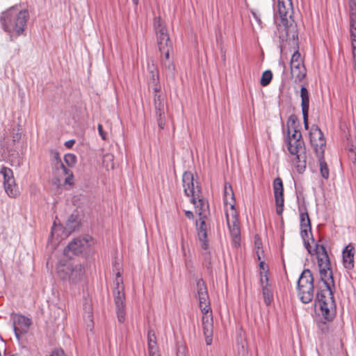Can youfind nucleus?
Wrapping results in <instances>:
<instances>
[{
    "instance_id": "nucleus-1",
    "label": "nucleus",
    "mask_w": 356,
    "mask_h": 356,
    "mask_svg": "<svg viewBox=\"0 0 356 356\" xmlns=\"http://www.w3.org/2000/svg\"><path fill=\"white\" fill-rule=\"evenodd\" d=\"M316 250L318 253V267L321 285L318 286L315 305L319 307L323 317L330 321L336 314V304L332 291L334 289L333 273L325 248L317 246Z\"/></svg>"
},
{
    "instance_id": "nucleus-2",
    "label": "nucleus",
    "mask_w": 356,
    "mask_h": 356,
    "mask_svg": "<svg viewBox=\"0 0 356 356\" xmlns=\"http://www.w3.org/2000/svg\"><path fill=\"white\" fill-rule=\"evenodd\" d=\"M277 13L280 18V23L277 25V32L275 33L278 38L280 47L282 49L286 42L298 45V33L296 24L292 19L293 5L291 0H277Z\"/></svg>"
},
{
    "instance_id": "nucleus-3",
    "label": "nucleus",
    "mask_w": 356,
    "mask_h": 356,
    "mask_svg": "<svg viewBox=\"0 0 356 356\" xmlns=\"http://www.w3.org/2000/svg\"><path fill=\"white\" fill-rule=\"evenodd\" d=\"M27 10H21L13 6L1 13L0 25L8 34L10 41H15L19 37L26 35V29L29 19Z\"/></svg>"
},
{
    "instance_id": "nucleus-4",
    "label": "nucleus",
    "mask_w": 356,
    "mask_h": 356,
    "mask_svg": "<svg viewBox=\"0 0 356 356\" xmlns=\"http://www.w3.org/2000/svg\"><path fill=\"white\" fill-rule=\"evenodd\" d=\"M196 284L199 306L203 314L202 318L203 334L205 337L206 344L209 346L213 341V319L208 291L205 282L202 279H199Z\"/></svg>"
},
{
    "instance_id": "nucleus-5",
    "label": "nucleus",
    "mask_w": 356,
    "mask_h": 356,
    "mask_svg": "<svg viewBox=\"0 0 356 356\" xmlns=\"http://www.w3.org/2000/svg\"><path fill=\"white\" fill-rule=\"evenodd\" d=\"M191 202L194 204L196 212L199 215V223L197 222V236L200 242V245L206 251L204 253V259L206 262L211 265V259L209 252V243L207 241V225L205 218L209 213V204L207 200L201 197V194L197 198L195 197L191 198Z\"/></svg>"
},
{
    "instance_id": "nucleus-6",
    "label": "nucleus",
    "mask_w": 356,
    "mask_h": 356,
    "mask_svg": "<svg viewBox=\"0 0 356 356\" xmlns=\"http://www.w3.org/2000/svg\"><path fill=\"white\" fill-rule=\"evenodd\" d=\"M56 273L60 280L70 286H75L83 280L86 269L84 264L70 259H60L56 264Z\"/></svg>"
},
{
    "instance_id": "nucleus-7",
    "label": "nucleus",
    "mask_w": 356,
    "mask_h": 356,
    "mask_svg": "<svg viewBox=\"0 0 356 356\" xmlns=\"http://www.w3.org/2000/svg\"><path fill=\"white\" fill-rule=\"evenodd\" d=\"M224 202L229 205V210L226 209L225 216L232 241L238 247L241 243V230L238 215L234 209V195L230 184L226 183L224 188Z\"/></svg>"
},
{
    "instance_id": "nucleus-8",
    "label": "nucleus",
    "mask_w": 356,
    "mask_h": 356,
    "mask_svg": "<svg viewBox=\"0 0 356 356\" xmlns=\"http://www.w3.org/2000/svg\"><path fill=\"white\" fill-rule=\"evenodd\" d=\"M284 143L289 153L294 156V161L298 163L297 165L298 171L301 172L306 167L305 145L301 132L296 129L291 131L288 128Z\"/></svg>"
},
{
    "instance_id": "nucleus-9",
    "label": "nucleus",
    "mask_w": 356,
    "mask_h": 356,
    "mask_svg": "<svg viewBox=\"0 0 356 356\" xmlns=\"http://www.w3.org/2000/svg\"><path fill=\"white\" fill-rule=\"evenodd\" d=\"M115 280L114 281L115 288L113 289V297L116 309L118 320L120 323L125 321V293L123 284V279L121 276L120 268L117 269L115 273Z\"/></svg>"
},
{
    "instance_id": "nucleus-10",
    "label": "nucleus",
    "mask_w": 356,
    "mask_h": 356,
    "mask_svg": "<svg viewBox=\"0 0 356 356\" xmlns=\"http://www.w3.org/2000/svg\"><path fill=\"white\" fill-rule=\"evenodd\" d=\"M153 26L156 35L159 49L163 50L164 47H171L172 42L166 26L160 17H155L154 18Z\"/></svg>"
},
{
    "instance_id": "nucleus-11",
    "label": "nucleus",
    "mask_w": 356,
    "mask_h": 356,
    "mask_svg": "<svg viewBox=\"0 0 356 356\" xmlns=\"http://www.w3.org/2000/svg\"><path fill=\"white\" fill-rule=\"evenodd\" d=\"M309 138L316 155H322V154H324L326 142L323 133L317 125L314 124L311 127Z\"/></svg>"
},
{
    "instance_id": "nucleus-12",
    "label": "nucleus",
    "mask_w": 356,
    "mask_h": 356,
    "mask_svg": "<svg viewBox=\"0 0 356 356\" xmlns=\"http://www.w3.org/2000/svg\"><path fill=\"white\" fill-rule=\"evenodd\" d=\"M12 319L15 334L19 340L21 336L29 332L32 325V321L29 318L19 314H13Z\"/></svg>"
},
{
    "instance_id": "nucleus-13",
    "label": "nucleus",
    "mask_w": 356,
    "mask_h": 356,
    "mask_svg": "<svg viewBox=\"0 0 356 356\" xmlns=\"http://www.w3.org/2000/svg\"><path fill=\"white\" fill-rule=\"evenodd\" d=\"M182 181L186 195L191 198L193 197L197 198L201 194V190L197 182L195 183L193 175L191 172H185L182 177Z\"/></svg>"
},
{
    "instance_id": "nucleus-14",
    "label": "nucleus",
    "mask_w": 356,
    "mask_h": 356,
    "mask_svg": "<svg viewBox=\"0 0 356 356\" xmlns=\"http://www.w3.org/2000/svg\"><path fill=\"white\" fill-rule=\"evenodd\" d=\"M52 164L59 176H66L65 178V184L72 185L73 178L72 172L63 164L58 152L54 153Z\"/></svg>"
},
{
    "instance_id": "nucleus-15",
    "label": "nucleus",
    "mask_w": 356,
    "mask_h": 356,
    "mask_svg": "<svg viewBox=\"0 0 356 356\" xmlns=\"http://www.w3.org/2000/svg\"><path fill=\"white\" fill-rule=\"evenodd\" d=\"M273 191L276 204V212L281 215L284 210V188L282 180L280 177H277L273 181Z\"/></svg>"
},
{
    "instance_id": "nucleus-16",
    "label": "nucleus",
    "mask_w": 356,
    "mask_h": 356,
    "mask_svg": "<svg viewBox=\"0 0 356 356\" xmlns=\"http://www.w3.org/2000/svg\"><path fill=\"white\" fill-rule=\"evenodd\" d=\"M89 241L86 238H77L70 242L64 250V254L67 257L71 254L81 253L88 247Z\"/></svg>"
},
{
    "instance_id": "nucleus-17",
    "label": "nucleus",
    "mask_w": 356,
    "mask_h": 356,
    "mask_svg": "<svg viewBox=\"0 0 356 356\" xmlns=\"http://www.w3.org/2000/svg\"><path fill=\"white\" fill-rule=\"evenodd\" d=\"M355 249L353 244L347 245L342 251V261L343 267L347 270H351L355 266L354 257Z\"/></svg>"
},
{
    "instance_id": "nucleus-18",
    "label": "nucleus",
    "mask_w": 356,
    "mask_h": 356,
    "mask_svg": "<svg viewBox=\"0 0 356 356\" xmlns=\"http://www.w3.org/2000/svg\"><path fill=\"white\" fill-rule=\"evenodd\" d=\"M298 296L305 304L310 302L314 298V284L297 288Z\"/></svg>"
},
{
    "instance_id": "nucleus-19",
    "label": "nucleus",
    "mask_w": 356,
    "mask_h": 356,
    "mask_svg": "<svg viewBox=\"0 0 356 356\" xmlns=\"http://www.w3.org/2000/svg\"><path fill=\"white\" fill-rule=\"evenodd\" d=\"M300 235L303 240L304 245L306 248V249L307 250V251L312 254H316L318 256V253L316 250V247L317 246L321 247V246H323V245H318V244L316 243L315 247L314 248H312V246L310 245L309 242V238H312L313 242L314 241V240L312 238V229H309V230L307 229H301ZM323 247L325 248L324 245H323Z\"/></svg>"
},
{
    "instance_id": "nucleus-20",
    "label": "nucleus",
    "mask_w": 356,
    "mask_h": 356,
    "mask_svg": "<svg viewBox=\"0 0 356 356\" xmlns=\"http://www.w3.org/2000/svg\"><path fill=\"white\" fill-rule=\"evenodd\" d=\"M350 33L352 40L354 70L356 72V17H350Z\"/></svg>"
},
{
    "instance_id": "nucleus-21",
    "label": "nucleus",
    "mask_w": 356,
    "mask_h": 356,
    "mask_svg": "<svg viewBox=\"0 0 356 356\" xmlns=\"http://www.w3.org/2000/svg\"><path fill=\"white\" fill-rule=\"evenodd\" d=\"M156 339V337L154 332L152 330L149 331L147 336V346L149 356H159Z\"/></svg>"
},
{
    "instance_id": "nucleus-22",
    "label": "nucleus",
    "mask_w": 356,
    "mask_h": 356,
    "mask_svg": "<svg viewBox=\"0 0 356 356\" xmlns=\"http://www.w3.org/2000/svg\"><path fill=\"white\" fill-rule=\"evenodd\" d=\"M312 284H314L312 273L310 270L305 269L302 271L298 280L297 288Z\"/></svg>"
},
{
    "instance_id": "nucleus-23",
    "label": "nucleus",
    "mask_w": 356,
    "mask_h": 356,
    "mask_svg": "<svg viewBox=\"0 0 356 356\" xmlns=\"http://www.w3.org/2000/svg\"><path fill=\"white\" fill-rule=\"evenodd\" d=\"M298 210L300 212V230L307 229H311V222L309 215L306 211L305 207H299Z\"/></svg>"
},
{
    "instance_id": "nucleus-24",
    "label": "nucleus",
    "mask_w": 356,
    "mask_h": 356,
    "mask_svg": "<svg viewBox=\"0 0 356 356\" xmlns=\"http://www.w3.org/2000/svg\"><path fill=\"white\" fill-rule=\"evenodd\" d=\"M301 108L302 112L309 113V96L307 89L305 86H302L300 89Z\"/></svg>"
},
{
    "instance_id": "nucleus-25",
    "label": "nucleus",
    "mask_w": 356,
    "mask_h": 356,
    "mask_svg": "<svg viewBox=\"0 0 356 356\" xmlns=\"http://www.w3.org/2000/svg\"><path fill=\"white\" fill-rule=\"evenodd\" d=\"M4 189L7 195L10 197H16L19 195V191L15 181L3 184Z\"/></svg>"
},
{
    "instance_id": "nucleus-26",
    "label": "nucleus",
    "mask_w": 356,
    "mask_h": 356,
    "mask_svg": "<svg viewBox=\"0 0 356 356\" xmlns=\"http://www.w3.org/2000/svg\"><path fill=\"white\" fill-rule=\"evenodd\" d=\"M318 159V164H319V169L320 172L324 179H327L329 178V168L327 166V163L325 162L324 159V154H322V155H316Z\"/></svg>"
},
{
    "instance_id": "nucleus-27",
    "label": "nucleus",
    "mask_w": 356,
    "mask_h": 356,
    "mask_svg": "<svg viewBox=\"0 0 356 356\" xmlns=\"http://www.w3.org/2000/svg\"><path fill=\"white\" fill-rule=\"evenodd\" d=\"M291 73L296 81H301L306 75V69L305 66L294 67L291 69Z\"/></svg>"
},
{
    "instance_id": "nucleus-28",
    "label": "nucleus",
    "mask_w": 356,
    "mask_h": 356,
    "mask_svg": "<svg viewBox=\"0 0 356 356\" xmlns=\"http://www.w3.org/2000/svg\"><path fill=\"white\" fill-rule=\"evenodd\" d=\"M165 108H166V106L155 111L158 126L161 129H163L164 128L165 124Z\"/></svg>"
},
{
    "instance_id": "nucleus-29",
    "label": "nucleus",
    "mask_w": 356,
    "mask_h": 356,
    "mask_svg": "<svg viewBox=\"0 0 356 356\" xmlns=\"http://www.w3.org/2000/svg\"><path fill=\"white\" fill-rule=\"evenodd\" d=\"M304 66L300 52L296 51L291 58V69L296 68L297 67Z\"/></svg>"
},
{
    "instance_id": "nucleus-30",
    "label": "nucleus",
    "mask_w": 356,
    "mask_h": 356,
    "mask_svg": "<svg viewBox=\"0 0 356 356\" xmlns=\"http://www.w3.org/2000/svg\"><path fill=\"white\" fill-rule=\"evenodd\" d=\"M67 228L70 232L74 231L79 226V221L76 215L72 214L67 221Z\"/></svg>"
},
{
    "instance_id": "nucleus-31",
    "label": "nucleus",
    "mask_w": 356,
    "mask_h": 356,
    "mask_svg": "<svg viewBox=\"0 0 356 356\" xmlns=\"http://www.w3.org/2000/svg\"><path fill=\"white\" fill-rule=\"evenodd\" d=\"M3 177V184L14 181L13 172L11 169L7 167H2L0 171Z\"/></svg>"
},
{
    "instance_id": "nucleus-32",
    "label": "nucleus",
    "mask_w": 356,
    "mask_h": 356,
    "mask_svg": "<svg viewBox=\"0 0 356 356\" xmlns=\"http://www.w3.org/2000/svg\"><path fill=\"white\" fill-rule=\"evenodd\" d=\"M261 289L264 302L266 303V305H269L273 299V291L270 289V286H264Z\"/></svg>"
},
{
    "instance_id": "nucleus-33",
    "label": "nucleus",
    "mask_w": 356,
    "mask_h": 356,
    "mask_svg": "<svg viewBox=\"0 0 356 356\" xmlns=\"http://www.w3.org/2000/svg\"><path fill=\"white\" fill-rule=\"evenodd\" d=\"M272 77H273V74H272L271 71H270V70L265 71L262 74L261 81H260V84L262 86H268L270 83V82L271 81Z\"/></svg>"
},
{
    "instance_id": "nucleus-34",
    "label": "nucleus",
    "mask_w": 356,
    "mask_h": 356,
    "mask_svg": "<svg viewBox=\"0 0 356 356\" xmlns=\"http://www.w3.org/2000/svg\"><path fill=\"white\" fill-rule=\"evenodd\" d=\"M165 106V104L164 102L163 99L161 98V95H157L156 93L154 95V107L155 111L161 108L162 107Z\"/></svg>"
},
{
    "instance_id": "nucleus-35",
    "label": "nucleus",
    "mask_w": 356,
    "mask_h": 356,
    "mask_svg": "<svg viewBox=\"0 0 356 356\" xmlns=\"http://www.w3.org/2000/svg\"><path fill=\"white\" fill-rule=\"evenodd\" d=\"M64 160L69 166H73L76 162V157L73 154H67L64 156Z\"/></svg>"
},
{
    "instance_id": "nucleus-36",
    "label": "nucleus",
    "mask_w": 356,
    "mask_h": 356,
    "mask_svg": "<svg viewBox=\"0 0 356 356\" xmlns=\"http://www.w3.org/2000/svg\"><path fill=\"white\" fill-rule=\"evenodd\" d=\"M172 49L171 47H164L163 50H159L161 54H163L165 55V58L166 61L164 62V65L165 67H168V68H170V62L169 61L170 58V50Z\"/></svg>"
},
{
    "instance_id": "nucleus-37",
    "label": "nucleus",
    "mask_w": 356,
    "mask_h": 356,
    "mask_svg": "<svg viewBox=\"0 0 356 356\" xmlns=\"http://www.w3.org/2000/svg\"><path fill=\"white\" fill-rule=\"evenodd\" d=\"M349 17H356V2L355 0H349Z\"/></svg>"
},
{
    "instance_id": "nucleus-38",
    "label": "nucleus",
    "mask_w": 356,
    "mask_h": 356,
    "mask_svg": "<svg viewBox=\"0 0 356 356\" xmlns=\"http://www.w3.org/2000/svg\"><path fill=\"white\" fill-rule=\"evenodd\" d=\"M260 284L261 288L264 286L268 287L270 286L268 283V277L267 275V273H264L262 272H260Z\"/></svg>"
},
{
    "instance_id": "nucleus-39",
    "label": "nucleus",
    "mask_w": 356,
    "mask_h": 356,
    "mask_svg": "<svg viewBox=\"0 0 356 356\" xmlns=\"http://www.w3.org/2000/svg\"><path fill=\"white\" fill-rule=\"evenodd\" d=\"M254 245L257 250H261L262 248V242L259 236H255Z\"/></svg>"
},
{
    "instance_id": "nucleus-40",
    "label": "nucleus",
    "mask_w": 356,
    "mask_h": 356,
    "mask_svg": "<svg viewBox=\"0 0 356 356\" xmlns=\"http://www.w3.org/2000/svg\"><path fill=\"white\" fill-rule=\"evenodd\" d=\"M252 14L253 15L254 19L257 22V24L259 26V29H261L262 28V22H261L260 15L254 11H252Z\"/></svg>"
},
{
    "instance_id": "nucleus-41",
    "label": "nucleus",
    "mask_w": 356,
    "mask_h": 356,
    "mask_svg": "<svg viewBox=\"0 0 356 356\" xmlns=\"http://www.w3.org/2000/svg\"><path fill=\"white\" fill-rule=\"evenodd\" d=\"M97 129L99 134L100 135L102 138L104 140H106V133L104 131L102 125L100 124H98Z\"/></svg>"
},
{
    "instance_id": "nucleus-42",
    "label": "nucleus",
    "mask_w": 356,
    "mask_h": 356,
    "mask_svg": "<svg viewBox=\"0 0 356 356\" xmlns=\"http://www.w3.org/2000/svg\"><path fill=\"white\" fill-rule=\"evenodd\" d=\"M259 268H260V270H261L260 272H262L263 274L264 273H267L268 271V270L267 267L266 266V264H265L264 261H261L259 262Z\"/></svg>"
},
{
    "instance_id": "nucleus-43",
    "label": "nucleus",
    "mask_w": 356,
    "mask_h": 356,
    "mask_svg": "<svg viewBox=\"0 0 356 356\" xmlns=\"http://www.w3.org/2000/svg\"><path fill=\"white\" fill-rule=\"evenodd\" d=\"M308 113H306V114H305V113H302L303 122H304V127H305V129H308V128H309Z\"/></svg>"
},
{
    "instance_id": "nucleus-44",
    "label": "nucleus",
    "mask_w": 356,
    "mask_h": 356,
    "mask_svg": "<svg viewBox=\"0 0 356 356\" xmlns=\"http://www.w3.org/2000/svg\"><path fill=\"white\" fill-rule=\"evenodd\" d=\"M74 143H75L74 140H70L65 143V146L67 148H71V147H72V146L74 145Z\"/></svg>"
},
{
    "instance_id": "nucleus-45",
    "label": "nucleus",
    "mask_w": 356,
    "mask_h": 356,
    "mask_svg": "<svg viewBox=\"0 0 356 356\" xmlns=\"http://www.w3.org/2000/svg\"><path fill=\"white\" fill-rule=\"evenodd\" d=\"M185 216H186V218H188V219H193V213L191 211H185Z\"/></svg>"
},
{
    "instance_id": "nucleus-46",
    "label": "nucleus",
    "mask_w": 356,
    "mask_h": 356,
    "mask_svg": "<svg viewBox=\"0 0 356 356\" xmlns=\"http://www.w3.org/2000/svg\"><path fill=\"white\" fill-rule=\"evenodd\" d=\"M181 250H182V253H183L184 257H186V248H185V245H184V241L181 242Z\"/></svg>"
},
{
    "instance_id": "nucleus-47",
    "label": "nucleus",
    "mask_w": 356,
    "mask_h": 356,
    "mask_svg": "<svg viewBox=\"0 0 356 356\" xmlns=\"http://www.w3.org/2000/svg\"><path fill=\"white\" fill-rule=\"evenodd\" d=\"M256 253H257L258 260H261V254L263 253V250H257Z\"/></svg>"
},
{
    "instance_id": "nucleus-48",
    "label": "nucleus",
    "mask_w": 356,
    "mask_h": 356,
    "mask_svg": "<svg viewBox=\"0 0 356 356\" xmlns=\"http://www.w3.org/2000/svg\"><path fill=\"white\" fill-rule=\"evenodd\" d=\"M13 141H17L19 140L20 138V134H16L15 135H14L13 136Z\"/></svg>"
},
{
    "instance_id": "nucleus-49",
    "label": "nucleus",
    "mask_w": 356,
    "mask_h": 356,
    "mask_svg": "<svg viewBox=\"0 0 356 356\" xmlns=\"http://www.w3.org/2000/svg\"><path fill=\"white\" fill-rule=\"evenodd\" d=\"M132 1L135 5H137L138 3V0H132Z\"/></svg>"
},
{
    "instance_id": "nucleus-50",
    "label": "nucleus",
    "mask_w": 356,
    "mask_h": 356,
    "mask_svg": "<svg viewBox=\"0 0 356 356\" xmlns=\"http://www.w3.org/2000/svg\"><path fill=\"white\" fill-rule=\"evenodd\" d=\"M54 228L53 227V228H52V230H51V235H53V234H54Z\"/></svg>"
}]
</instances>
